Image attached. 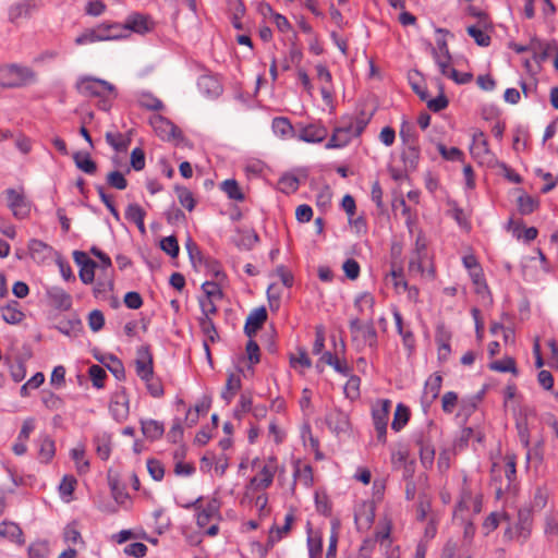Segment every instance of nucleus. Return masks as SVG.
Returning a JSON list of instances; mask_svg holds the SVG:
<instances>
[{"instance_id": "nucleus-1", "label": "nucleus", "mask_w": 558, "mask_h": 558, "mask_svg": "<svg viewBox=\"0 0 558 558\" xmlns=\"http://www.w3.org/2000/svg\"><path fill=\"white\" fill-rule=\"evenodd\" d=\"M35 72L28 68L15 63L0 66V86L16 88L35 81Z\"/></svg>"}, {"instance_id": "nucleus-2", "label": "nucleus", "mask_w": 558, "mask_h": 558, "mask_svg": "<svg viewBox=\"0 0 558 558\" xmlns=\"http://www.w3.org/2000/svg\"><path fill=\"white\" fill-rule=\"evenodd\" d=\"M438 435V428L429 422L425 429L414 435L415 444L418 447L421 463L425 469L432 468L435 459V446L433 439Z\"/></svg>"}, {"instance_id": "nucleus-3", "label": "nucleus", "mask_w": 558, "mask_h": 558, "mask_svg": "<svg viewBox=\"0 0 558 558\" xmlns=\"http://www.w3.org/2000/svg\"><path fill=\"white\" fill-rule=\"evenodd\" d=\"M76 89L83 96L102 97L105 90L117 96L116 87L101 78L85 76L77 81Z\"/></svg>"}, {"instance_id": "nucleus-4", "label": "nucleus", "mask_w": 558, "mask_h": 558, "mask_svg": "<svg viewBox=\"0 0 558 558\" xmlns=\"http://www.w3.org/2000/svg\"><path fill=\"white\" fill-rule=\"evenodd\" d=\"M391 409V401L383 399L372 409L373 423L377 433L378 441L385 444L387 435L388 417Z\"/></svg>"}, {"instance_id": "nucleus-5", "label": "nucleus", "mask_w": 558, "mask_h": 558, "mask_svg": "<svg viewBox=\"0 0 558 558\" xmlns=\"http://www.w3.org/2000/svg\"><path fill=\"white\" fill-rule=\"evenodd\" d=\"M4 194L7 205L15 218L24 219L28 217L31 213V202L25 197L23 191H17L11 187L7 189Z\"/></svg>"}, {"instance_id": "nucleus-6", "label": "nucleus", "mask_w": 558, "mask_h": 558, "mask_svg": "<svg viewBox=\"0 0 558 558\" xmlns=\"http://www.w3.org/2000/svg\"><path fill=\"white\" fill-rule=\"evenodd\" d=\"M121 31L145 35L154 29L155 23L151 17L141 12L130 13L124 23H120Z\"/></svg>"}, {"instance_id": "nucleus-7", "label": "nucleus", "mask_w": 558, "mask_h": 558, "mask_svg": "<svg viewBox=\"0 0 558 558\" xmlns=\"http://www.w3.org/2000/svg\"><path fill=\"white\" fill-rule=\"evenodd\" d=\"M149 123L155 130L156 134L162 140H183L182 131L172 123L169 119L161 114H154L149 119Z\"/></svg>"}, {"instance_id": "nucleus-8", "label": "nucleus", "mask_w": 558, "mask_h": 558, "mask_svg": "<svg viewBox=\"0 0 558 558\" xmlns=\"http://www.w3.org/2000/svg\"><path fill=\"white\" fill-rule=\"evenodd\" d=\"M353 121L350 120L348 123L342 124L335 129L331 137L326 144L327 149L344 147L349 142L356 137L353 133Z\"/></svg>"}, {"instance_id": "nucleus-9", "label": "nucleus", "mask_w": 558, "mask_h": 558, "mask_svg": "<svg viewBox=\"0 0 558 558\" xmlns=\"http://www.w3.org/2000/svg\"><path fill=\"white\" fill-rule=\"evenodd\" d=\"M442 384V377L439 373L430 375L425 381L424 391L421 398L424 410L428 409L438 398Z\"/></svg>"}, {"instance_id": "nucleus-10", "label": "nucleus", "mask_w": 558, "mask_h": 558, "mask_svg": "<svg viewBox=\"0 0 558 558\" xmlns=\"http://www.w3.org/2000/svg\"><path fill=\"white\" fill-rule=\"evenodd\" d=\"M137 376L144 380L154 375L153 356L148 347L137 349V359L135 360Z\"/></svg>"}, {"instance_id": "nucleus-11", "label": "nucleus", "mask_w": 558, "mask_h": 558, "mask_svg": "<svg viewBox=\"0 0 558 558\" xmlns=\"http://www.w3.org/2000/svg\"><path fill=\"white\" fill-rule=\"evenodd\" d=\"M49 303L59 311H69L72 307V296L62 288L52 286L46 290Z\"/></svg>"}, {"instance_id": "nucleus-12", "label": "nucleus", "mask_w": 558, "mask_h": 558, "mask_svg": "<svg viewBox=\"0 0 558 558\" xmlns=\"http://www.w3.org/2000/svg\"><path fill=\"white\" fill-rule=\"evenodd\" d=\"M109 411L112 417L117 422L124 421L129 415V398L125 393V389L122 388L120 392H117L110 401Z\"/></svg>"}, {"instance_id": "nucleus-13", "label": "nucleus", "mask_w": 558, "mask_h": 558, "mask_svg": "<svg viewBox=\"0 0 558 558\" xmlns=\"http://www.w3.org/2000/svg\"><path fill=\"white\" fill-rule=\"evenodd\" d=\"M268 314L264 306L253 310L246 317L244 325V333L252 338L263 327L267 320Z\"/></svg>"}, {"instance_id": "nucleus-14", "label": "nucleus", "mask_w": 558, "mask_h": 558, "mask_svg": "<svg viewBox=\"0 0 558 558\" xmlns=\"http://www.w3.org/2000/svg\"><path fill=\"white\" fill-rule=\"evenodd\" d=\"M326 424L337 435L348 432L350 427L348 414L340 409H333L326 414Z\"/></svg>"}, {"instance_id": "nucleus-15", "label": "nucleus", "mask_w": 558, "mask_h": 558, "mask_svg": "<svg viewBox=\"0 0 558 558\" xmlns=\"http://www.w3.org/2000/svg\"><path fill=\"white\" fill-rule=\"evenodd\" d=\"M328 135V131L320 124H308L300 130L299 138L306 143H320Z\"/></svg>"}, {"instance_id": "nucleus-16", "label": "nucleus", "mask_w": 558, "mask_h": 558, "mask_svg": "<svg viewBox=\"0 0 558 558\" xmlns=\"http://www.w3.org/2000/svg\"><path fill=\"white\" fill-rule=\"evenodd\" d=\"M143 435L150 441H155L162 437L165 433L163 423L153 418H142L140 421Z\"/></svg>"}, {"instance_id": "nucleus-17", "label": "nucleus", "mask_w": 558, "mask_h": 558, "mask_svg": "<svg viewBox=\"0 0 558 558\" xmlns=\"http://www.w3.org/2000/svg\"><path fill=\"white\" fill-rule=\"evenodd\" d=\"M146 211L136 203L129 204L124 217L128 221L134 222L142 234L146 233L144 219Z\"/></svg>"}, {"instance_id": "nucleus-18", "label": "nucleus", "mask_w": 558, "mask_h": 558, "mask_svg": "<svg viewBox=\"0 0 558 558\" xmlns=\"http://www.w3.org/2000/svg\"><path fill=\"white\" fill-rule=\"evenodd\" d=\"M95 28L100 41L122 39V35H120V33L112 32V29L121 31L122 27L118 22H102Z\"/></svg>"}, {"instance_id": "nucleus-19", "label": "nucleus", "mask_w": 558, "mask_h": 558, "mask_svg": "<svg viewBox=\"0 0 558 558\" xmlns=\"http://www.w3.org/2000/svg\"><path fill=\"white\" fill-rule=\"evenodd\" d=\"M73 160L77 169L86 174H95L97 171V163L92 159L90 154L87 151H75Z\"/></svg>"}, {"instance_id": "nucleus-20", "label": "nucleus", "mask_w": 558, "mask_h": 558, "mask_svg": "<svg viewBox=\"0 0 558 558\" xmlns=\"http://www.w3.org/2000/svg\"><path fill=\"white\" fill-rule=\"evenodd\" d=\"M0 536L7 537L12 542H16L19 545H23L25 543L22 529L14 522H1Z\"/></svg>"}, {"instance_id": "nucleus-21", "label": "nucleus", "mask_w": 558, "mask_h": 558, "mask_svg": "<svg viewBox=\"0 0 558 558\" xmlns=\"http://www.w3.org/2000/svg\"><path fill=\"white\" fill-rule=\"evenodd\" d=\"M401 159L407 170L414 171L420 160V147L417 144L412 143L407 146L401 154Z\"/></svg>"}, {"instance_id": "nucleus-22", "label": "nucleus", "mask_w": 558, "mask_h": 558, "mask_svg": "<svg viewBox=\"0 0 558 558\" xmlns=\"http://www.w3.org/2000/svg\"><path fill=\"white\" fill-rule=\"evenodd\" d=\"M17 306L19 302L13 300L1 307L2 318L5 323L15 325L22 322L25 315Z\"/></svg>"}, {"instance_id": "nucleus-23", "label": "nucleus", "mask_w": 558, "mask_h": 558, "mask_svg": "<svg viewBox=\"0 0 558 558\" xmlns=\"http://www.w3.org/2000/svg\"><path fill=\"white\" fill-rule=\"evenodd\" d=\"M96 452L101 460H108L111 453V436L107 433L97 434L94 437Z\"/></svg>"}, {"instance_id": "nucleus-24", "label": "nucleus", "mask_w": 558, "mask_h": 558, "mask_svg": "<svg viewBox=\"0 0 558 558\" xmlns=\"http://www.w3.org/2000/svg\"><path fill=\"white\" fill-rule=\"evenodd\" d=\"M532 527V513L527 508H521L518 511V522L515 524V529L519 535L526 538L530 535Z\"/></svg>"}, {"instance_id": "nucleus-25", "label": "nucleus", "mask_w": 558, "mask_h": 558, "mask_svg": "<svg viewBox=\"0 0 558 558\" xmlns=\"http://www.w3.org/2000/svg\"><path fill=\"white\" fill-rule=\"evenodd\" d=\"M393 318L397 327L398 333L402 337L403 345L412 351L415 345V339L411 330H404L403 328V319L401 314L396 310L393 311Z\"/></svg>"}, {"instance_id": "nucleus-26", "label": "nucleus", "mask_w": 558, "mask_h": 558, "mask_svg": "<svg viewBox=\"0 0 558 558\" xmlns=\"http://www.w3.org/2000/svg\"><path fill=\"white\" fill-rule=\"evenodd\" d=\"M219 513V505L216 499L210 500L205 508L197 512L196 523L199 527H204L208 522Z\"/></svg>"}, {"instance_id": "nucleus-27", "label": "nucleus", "mask_w": 558, "mask_h": 558, "mask_svg": "<svg viewBox=\"0 0 558 558\" xmlns=\"http://www.w3.org/2000/svg\"><path fill=\"white\" fill-rule=\"evenodd\" d=\"M198 87L209 97H218L222 93V86L213 76H202L198 80Z\"/></svg>"}, {"instance_id": "nucleus-28", "label": "nucleus", "mask_w": 558, "mask_h": 558, "mask_svg": "<svg viewBox=\"0 0 558 558\" xmlns=\"http://www.w3.org/2000/svg\"><path fill=\"white\" fill-rule=\"evenodd\" d=\"M410 420V409L403 403H398L396 407L391 428L395 432H400Z\"/></svg>"}, {"instance_id": "nucleus-29", "label": "nucleus", "mask_w": 558, "mask_h": 558, "mask_svg": "<svg viewBox=\"0 0 558 558\" xmlns=\"http://www.w3.org/2000/svg\"><path fill=\"white\" fill-rule=\"evenodd\" d=\"M33 8H35L33 0H24L12 5L9 11L10 21L15 22L21 17L28 16Z\"/></svg>"}, {"instance_id": "nucleus-30", "label": "nucleus", "mask_w": 558, "mask_h": 558, "mask_svg": "<svg viewBox=\"0 0 558 558\" xmlns=\"http://www.w3.org/2000/svg\"><path fill=\"white\" fill-rule=\"evenodd\" d=\"M221 191H223L230 199L242 202L245 196L241 191L239 183L234 179H227L220 184Z\"/></svg>"}, {"instance_id": "nucleus-31", "label": "nucleus", "mask_w": 558, "mask_h": 558, "mask_svg": "<svg viewBox=\"0 0 558 558\" xmlns=\"http://www.w3.org/2000/svg\"><path fill=\"white\" fill-rule=\"evenodd\" d=\"M294 515L292 512L286 514L284 524L281 527H272L270 536L268 538V545L272 546L275 542L280 541L284 534H287L292 526Z\"/></svg>"}, {"instance_id": "nucleus-32", "label": "nucleus", "mask_w": 558, "mask_h": 558, "mask_svg": "<svg viewBox=\"0 0 558 558\" xmlns=\"http://www.w3.org/2000/svg\"><path fill=\"white\" fill-rule=\"evenodd\" d=\"M260 475H263V478H259L257 476H254L250 481V486L254 488H268L274 481L275 471L269 468L268 465H264Z\"/></svg>"}, {"instance_id": "nucleus-33", "label": "nucleus", "mask_w": 558, "mask_h": 558, "mask_svg": "<svg viewBox=\"0 0 558 558\" xmlns=\"http://www.w3.org/2000/svg\"><path fill=\"white\" fill-rule=\"evenodd\" d=\"M517 204L519 213L523 216L532 214L539 206L538 199L527 194L520 195L517 199Z\"/></svg>"}, {"instance_id": "nucleus-34", "label": "nucleus", "mask_w": 558, "mask_h": 558, "mask_svg": "<svg viewBox=\"0 0 558 558\" xmlns=\"http://www.w3.org/2000/svg\"><path fill=\"white\" fill-rule=\"evenodd\" d=\"M198 324H199L202 332L206 336L205 340H208L210 342H216L219 340L218 331H217L216 326L210 317L201 316L198 318Z\"/></svg>"}, {"instance_id": "nucleus-35", "label": "nucleus", "mask_w": 558, "mask_h": 558, "mask_svg": "<svg viewBox=\"0 0 558 558\" xmlns=\"http://www.w3.org/2000/svg\"><path fill=\"white\" fill-rule=\"evenodd\" d=\"M108 371L116 377V379L122 381L125 379V369L124 365L120 359H118L113 354H108V360H106V364H104Z\"/></svg>"}, {"instance_id": "nucleus-36", "label": "nucleus", "mask_w": 558, "mask_h": 558, "mask_svg": "<svg viewBox=\"0 0 558 558\" xmlns=\"http://www.w3.org/2000/svg\"><path fill=\"white\" fill-rule=\"evenodd\" d=\"M159 247L162 252L172 258L178 257L180 253L178 239L173 234L162 238L159 242Z\"/></svg>"}, {"instance_id": "nucleus-37", "label": "nucleus", "mask_w": 558, "mask_h": 558, "mask_svg": "<svg viewBox=\"0 0 558 558\" xmlns=\"http://www.w3.org/2000/svg\"><path fill=\"white\" fill-rule=\"evenodd\" d=\"M185 248H186L189 259H190L192 266L195 269H197L198 263L203 260L205 255L202 253L201 248L193 241V239L191 236H187V239L185 241Z\"/></svg>"}, {"instance_id": "nucleus-38", "label": "nucleus", "mask_w": 558, "mask_h": 558, "mask_svg": "<svg viewBox=\"0 0 558 558\" xmlns=\"http://www.w3.org/2000/svg\"><path fill=\"white\" fill-rule=\"evenodd\" d=\"M279 189L284 194H291L298 191L300 186V179L293 174L284 173L279 179Z\"/></svg>"}, {"instance_id": "nucleus-39", "label": "nucleus", "mask_w": 558, "mask_h": 558, "mask_svg": "<svg viewBox=\"0 0 558 558\" xmlns=\"http://www.w3.org/2000/svg\"><path fill=\"white\" fill-rule=\"evenodd\" d=\"M54 453V441L49 436H43L39 448V457L41 461L48 463L53 458Z\"/></svg>"}, {"instance_id": "nucleus-40", "label": "nucleus", "mask_w": 558, "mask_h": 558, "mask_svg": "<svg viewBox=\"0 0 558 558\" xmlns=\"http://www.w3.org/2000/svg\"><path fill=\"white\" fill-rule=\"evenodd\" d=\"M488 367L492 371H496L499 373L510 372L513 375H518V373H519L514 359L510 357V356L506 357L504 361H494L488 365Z\"/></svg>"}, {"instance_id": "nucleus-41", "label": "nucleus", "mask_w": 558, "mask_h": 558, "mask_svg": "<svg viewBox=\"0 0 558 558\" xmlns=\"http://www.w3.org/2000/svg\"><path fill=\"white\" fill-rule=\"evenodd\" d=\"M360 336L364 344H367L372 349L377 347V331L375 329L373 319H369L365 324V327L363 328V331Z\"/></svg>"}, {"instance_id": "nucleus-42", "label": "nucleus", "mask_w": 558, "mask_h": 558, "mask_svg": "<svg viewBox=\"0 0 558 558\" xmlns=\"http://www.w3.org/2000/svg\"><path fill=\"white\" fill-rule=\"evenodd\" d=\"M421 77V72L417 70H413L409 73L408 78L409 83L413 89V92L418 96V98L423 100H427L429 97L428 90L426 87L421 86L417 78Z\"/></svg>"}, {"instance_id": "nucleus-43", "label": "nucleus", "mask_w": 558, "mask_h": 558, "mask_svg": "<svg viewBox=\"0 0 558 558\" xmlns=\"http://www.w3.org/2000/svg\"><path fill=\"white\" fill-rule=\"evenodd\" d=\"M259 241L258 234L254 231L241 232L240 238L235 240V245L243 250H251Z\"/></svg>"}, {"instance_id": "nucleus-44", "label": "nucleus", "mask_w": 558, "mask_h": 558, "mask_svg": "<svg viewBox=\"0 0 558 558\" xmlns=\"http://www.w3.org/2000/svg\"><path fill=\"white\" fill-rule=\"evenodd\" d=\"M198 266H203L206 271L216 279L225 277L220 263L215 258L204 256L203 260L198 263Z\"/></svg>"}, {"instance_id": "nucleus-45", "label": "nucleus", "mask_w": 558, "mask_h": 558, "mask_svg": "<svg viewBox=\"0 0 558 558\" xmlns=\"http://www.w3.org/2000/svg\"><path fill=\"white\" fill-rule=\"evenodd\" d=\"M466 33L470 37L474 39L477 46L488 47L490 45V36L484 33L481 28L476 27L475 25L468 26Z\"/></svg>"}, {"instance_id": "nucleus-46", "label": "nucleus", "mask_w": 558, "mask_h": 558, "mask_svg": "<svg viewBox=\"0 0 558 558\" xmlns=\"http://www.w3.org/2000/svg\"><path fill=\"white\" fill-rule=\"evenodd\" d=\"M449 335L444 333V328L438 327L436 341L438 342V355L439 360H446L450 354Z\"/></svg>"}, {"instance_id": "nucleus-47", "label": "nucleus", "mask_w": 558, "mask_h": 558, "mask_svg": "<svg viewBox=\"0 0 558 558\" xmlns=\"http://www.w3.org/2000/svg\"><path fill=\"white\" fill-rule=\"evenodd\" d=\"M272 130L280 136H287L293 133V125L288 118L277 117L272 120Z\"/></svg>"}, {"instance_id": "nucleus-48", "label": "nucleus", "mask_w": 558, "mask_h": 558, "mask_svg": "<svg viewBox=\"0 0 558 558\" xmlns=\"http://www.w3.org/2000/svg\"><path fill=\"white\" fill-rule=\"evenodd\" d=\"M175 192L180 204L189 211H192L195 207V199L192 192L184 186H175Z\"/></svg>"}, {"instance_id": "nucleus-49", "label": "nucleus", "mask_w": 558, "mask_h": 558, "mask_svg": "<svg viewBox=\"0 0 558 558\" xmlns=\"http://www.w3.org/2000/svg\"><path fill=\"white\" fill-rule=\"evenodd\" d=\"M307 525H308V529H307V533H308V536H307L308 554H310V558H315L318 555H320V553L323 550V541H322L320 536H314L312 534V529L310 527V523Z\"/></svg>"}, {"instance_id": "nucleus-50", "label": "nucleus", "mask_w": 558, "mask_h": 558, "mask_svg": "<svg viewBox=\"0 0 558 558\" xmlns=\"http://www.w3.org/2000/svg\"><path fill=\"white\" fill-rule=\"evenodd\" d=\"M106 182L110 187L117 190H125L128 186V181L124 174L118 170H113L107 174Z\"/></svg>"}, {"instance_id": "nucleus-51", "label": "nucleus", "mask_w": 558, "mask_h": 558, "mask_svg": "<svg viewBox=\"0 0 558 558\" xmlns=\"http://www.w3.org/2000/svg\"><path fill=\"white\" fill-rule=\"evenodd\" d=\"M140 106L151 111H160L163 109L162 101L151 94H143L138 100Z\"/></svg>"}, {"instance_id": "nucleus-52", "label": "nucleus", "mask_w": 558, "mask_h": 558, "mask_svg": "<svg viewBox=\"0 0 558 558\" xmlns=\"http://www.w3.org/2000/svg\"><path fill=\"white\" fill-rule=\"evenodd\" d=\"M374 304V296L368 292L360 293L354 300V307L359 311L360 314L364 312L365 307L373 311Z\"/></svg>"}, {"instance_id": "nucleus-53", "label": "nucleus", "mask_w": 558, "mask_h": 558, "mask_svg": "<svg viewBox=\"0 0 558 558\" xmlns=\"http://www.w3.org/2000/svg\"><path fill=\"white\" fill-rule=\"evenodd\" d=\"M88 374L94 387L98 389L104 387V380L106 379L107 374L101 366L97 364L92 365L88 369Z\"/></svg>"}, {"instance_id": "nucleus-54", "label": "nucleus", "mask_w": 558, "mask_h": 558, "mask_svg": "<svg viewBox=\"0 0 558 558\" xmlns=\"http://www.w3.org/2000/svg\"><path fill=\"white\" fill-rule=\"evenodd\" d=\"M427 105V108L432 110L433 112H439L444 109H446L449 105V100L445 93H440L436 98H427V100H424Z\"/></svg>"}, {"instance_id": "nucleus-55", "label": "nucleus", "mask_w": 558, "mask_h": 558, "mask_svg": "<svg viewBox=\"0 0 558 558\" xmlns=\"http://www.w3.org/2000/svg\"><path fill=\"white\" fill-rule=\"evenodd\" d=\"M144 381L146 384L147 391L151 397L160 398L163 396L165 390L159 378H155L153 375L151 377H147V379H144Z\"/></svg>"}, {"instance_id": "nucleus-56", "label": "nucleus", "mask_w": 558, "mask_h": 558, "mask_svg": "<svg viewBox=\"0 0 558 558\" xmlns=\"http://www.w3.org/2000/svg\"><path fill=\"white\" fill-rule=\"evenodd\" d=\"M360 377L351 375L344 386V393L350 399H355L360 396Z\"/></svg>"}, {"instance_id": "nucleus-57", "label": "nucleus", "mask_w": 558, "mask_h": 558, "mask_svg": "<svg viewBox=\"0 0 558 558\" xmlns=\"http://www.w3.org/2000/svg\"><path fill=\"white\" fill-rule=\"evenodd\" d=\"M147 471L155 481H161L165 476V468L161 462L156 459H148Z\"/></svg>"}, {"instance_id": "nucleus-58", "label": "nucleus", "mask_w": 558, "mask_h": 558, "mask_svg": "<svg viewBox=\"0 0 558 558\" xmlns=\"http://www.w3.org/2000/svg\"><path fill=\"white\" fill-rule=\"evenodd\" d=\"M88 265H82V268H80V279L83 283L89 284L95 279V268L97 267L96 262H88Z\"/></svg>"}, {"instance_id": "nucleus-59", "label": "nucleus", "mask_w": 558, "mask_h": 558, "mask_svg": "<svg viewBox=\"0 0 558 558\" xmlns=\"http://www.w3.org/2000/svg\"><path fill=\"white\" fill-rule=\"evenodd\" d=\"M105 325V316L101 311L94 310L88 315V326L92 331L97 332L102 329Z\"/></svg>"}, {"instance_id": "nucleus-60", "label": "nucleus", "mask_w": 558, "mask_h": 558, "mask_svg": "<svg viewBox=\"0 0 558 558\" xmlns=\"http://www.w3.org/2000/svg\"><path fill=\"white\" fill-rule=\"evenodd\" d=\"M76 478L73 475H64L60 485L59 492L62 497L71 496L76 486Z\"/></svg>"}, {"instance_id": "nucleus-61", "label": "nucleus", "mask_w": 558, "mask_h": 558, "mask_svg": "<svg viewBox=\"0 0 558 558\" xmlns=\"http://www.w3.org/2000/svg\"><path fill=\"white\" fill-rule=\"evenodd\" d=\"M342 269L344 271V275L348 279L350 280H355L359 278L360 276V265L359 263L353 259V258H348L343 265H342Z\"/></svg>"}, {"instance_id": "nucleus-62", "label": "nucleus", "mask_w": 558, "mask_h": 558, "mask_svg": "<svg viewBox=\"0 0 558 558\" xmlns=\"http://www.w3.org/2000/svg\"><path fill=\"white\" fill-rule=\"evenodd\" d=\"M147 546L144 543H132L124 547L123 551L126 556H132L135 558H142L147 554Z\"/></svg>"}, {"instance_id": "nucleus-63", "label": "nucleus", "mask_w": 558, "mask_h": 558, "mask_svg": "<svg viewBox=\"0 0 558 558\" xmlns=\"http://www.w3.org/2000/svg\"><path fill=\"white\" fill-rule=\"evenodd\" d=\"M100 41L97 35L96 28H86L81 35L75 38V44L77 46L94 44Z\"/></svg>"}, {"instance_id": "nucleus-64", "label": "nucleus", "mask_w": 558, "mask_h": 558, "mask_svg": "<svg viewBox=\"0 0 558 558\" xmlns=\"http://www.w3.org/2000/svg\"><path fill=\"white\" fill-rule=\"evenodd\" d=\"M48 555L47 543L40 542L32 544L28 547V557L29 558H46Z\"/></svg>"}]
</instances>
